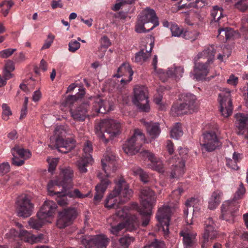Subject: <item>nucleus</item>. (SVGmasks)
Listing matches in <instances>:
<instances>
[{"mask_svg":"<svg viewBox=\"0 0 248 248\" xmlns=\"http://www.w3.org/2000/svg\"><path fill=\"white\" fill-rule=\"evenodd\" d=\"M93 104L92 112L93 115L101 113L105 114L113 109L112 103L108 101H103L100 97H90V101H87L77 107L75 109H70L71 117L75 120L83 121L88 116L89 104Z\"/></svg>","mask_w":248,"mask_h":248,"instance_id":"nucleus-1","label":"nucleus"},{"mask_svg":"<svg viewBox=\"0 0 248 248\" xmlns=\"http://www.w3.org/2000/svg\"><path fill=\"white\" fill-rule=\"evenodd\" d=\"M103 172H99L97 176L100 180V183L95 187L96 194L94 197L95 202H99L104 193L110 184L108 179L110 173L114 172L117 168L116 157L112 154L105 155L101 160Z\"/></svg>","mask_w":248,"mask_h":248,"instance_id":"nucleus-2","label":"nucleus"},{"mask_svg":"<svg viewBox=\"0 0 248 248\" xmlns=\"http://www.w3.org/2000/svg\"><path fill=\"white\" fill-rule=\"evenodd\" d=\"M115 184L114 189L105 200V206L109 209H117L120 204L127 201L133 193L123 178H120Z\"/></svg>","mask_w":248,"mask_h":248,"instance_id":"nucleus-3","label":"nucleus"},{"mask_svg":"<svg viewBox=\"0 0 248 248\" xmlns=\"http://www.w3.org/2000/svg\"><path fill=\"white\" fill-rule=\"evenodd\" d=\"M220 48L214 46H210L206 47L202 52L197 55L198 59H207L205 63L197 62L195 63L194 70L191 72L190 76L197 81L202 80L205 79L209 73V63L214 59L216 51H218Z\"/></svg>","mask_w":248,"mask_h":248,"instance_id":"nucleus-4","label":"nucleus"},{"mask_svg":"<svg viewBox=\"0 0 248 248\" xmlns=\"http://www.w3.org/2000/svg\"><path fill=\"white\" fill-rule=\"evenodd\" d=\"M140 198L142 208L139 210V213L142 216V226L146 227L150 221L156 198L155 192L149 187H144L141 190Z\"/></svg>","mask_w":248,"mask_h":248,"instance_id":"nucleus-5","label":"nucleus"},{"mask_svg":"<svg viewBox=\"0 0 248 248\" xmlns=\"http://www.w3.org/2000/svg\"><path fill=\"white\" fill-rule=\"evenodd\" d=\"M246 192V189L244 185L241 182L234 194L233 199L225 201L222 204L221 218L226 221L232 219L234 213L239 207L237 201L243 198Z\"/></svg>","mask_w":248,"mask_h":248,"instance_id":"nucleus-6","label":"nucleus"},{"mask_svg":"<svg viewBox=\"0 0 248 248\" xmlns=\"http://www.w3.org/2000/svg\"><path fill=\"white\" fill-rule=\"evenodd\" d=\"M179 99L181 103L179 105L174 104L171 108V112L173 116H179L188 113H191L197 109L196 97L189 93H184L180 95Z\"/></svg>","mask_w":248,"mask_h":248,"instance_id":"nucleus-7","label":"nucleus"},{"mask_svg":"<svg viewBox=\"0 0 248 248\" xmlns=\"http://www.w3.org/2000/svg\"><path fill=\"white\" fill-rule=\"evenodd\" d=\"M121 124L117 121L111 119H104L95 127V132L98 137L105 142L108 141L104 133L109 135L110 138H113L121 133Z\"/></svg>","mask_w":248,"mask_h":248,"instance_id":"nucleus-8","label":"nucleus"},{"mask_svg":"<svg viewBox=\"0 0 248 248\" xmlns=\"http://www.w3.org/2000/svg\"><path fill=\"white\" fill-rule=\"evenodd\" d=\"M60 170L61 176L51 180L47 184V189L50 192L53 191V187L55 186H58L59 188L62 187L64 190L73 187L74 171L69 166H61Z\"/></svg>","mask_w":248,"mask_h":248,"instance_id":"nucleus-9","label":"nucleus"},{"mask_svg":"<svg viewBox=\"0 0 248 248\" xmlns=\"http://www.w3.org/2000/svg\"><path fill=\"white\" fill-rule=\"evenodd\" d=\"M146 141L145 135L139 129H136L133 135L123 145V150L127 155H133L138 153Z\"/></svg>","mask_w":248,"mask_h":248,"instance_id":"nucleus-10","label":"nucleus"},{"mask_svg":"<svg viewBox=\"0 0 248 248\" xmlns=\"http://www.w3.org/2000/svg\"><path fill=\"white\" fill-rule=\"evenodd\" d=\"M132 102L141 111H149L150 107L147 88L143 86H136L134 88Z\"/></svg>","mask_w":248,"mask_h":248,"instance_id":"nucleus-11","label":"nucleus"},{"mask_svg":"<svg viewBox=\"0 0 248 248\" xmlns=\"http://www.w3.org/2000/svg\"><path fill=\"white\" fill-rule=\"evenodd\" d=\"M220 234L216 230V225L212 217L205 221L204 231L202 233V248H209L212 241L219 237Z\"/></svg>","mask_w":248,"mask_h":248,"instance_id":"nucleus-12","label":"nucleus"},{"mask_svg":"<svg viewBox=\"0 0 248 248\" xmlns=\"http://www.w3.org/2000/svg\"><path fill=\"white\" fill-rule=\"evenodd\" d=\"M85 248H107L109 239L104 234L83 235L80 238Z\"/></svg>","mask_w":248,"mask_h":248,"instance_id":"nucleus-13","label":"nucleus"},{"mask_svg":"<svg viewBox=\"0 0 248 248\" xmlns=\"http://www.w3.org/2000/svg\"><path fill=\"white\" fill-rule=\"evenodd\" d=\"M171 211V209L169 206L165 205L158 209L156 215L158 221L157 225V230L158 231H162L165 235L169 234V226Z\"/></svg>","mask_w":248,"mask_h":248,"instance_id":"nucleus-14","label":"nucleus"},{"mask_svg":"<svg viewBox=\"0 0 248 248\" xmlns=\"http://www.w3.org/2000/svg\"><path fill=\"white\" fill-rule=\"evenodd\" d=\"M17 215L23 217L31 216L34 209V205L27 195L19 196L16 201Z\"/></svg>","mask_w":248,"mask_h":248,"instance_id":"nucleus-15","label":"nucleus"},{"mask_svg":"<svg viewBox=\"0 0 248 248\" xmlns=\"http://www.w3.org/2000/svg\"><path fill=\"white\" fill-rule=\"evenodd\" d=\"M83 150V157L77 162V166L80 172L86 173L87 172V167L93 162V158L91 155L93 150L92 143L89 141H87Z\"/></svg>","mask_w":248,"mask_h":248,"instance_id":"nucleus-16","label":"nucleus"},{"mask_svg":"<svg viewBox=\"0 0 248 248\" xmlns=\"http://www.w3.org/2000/svg\"><path fill=\"white\" fill-rule=\"evenodd\" d=\"M218 101L219 110L222 115L224 117L230 116L233 110L230 91L228 89L222 91L219 94Z\"/></svg>","mask_w":248,"mask_h":248,"instance_id":"nucleus-17","label":"nucleus"},{"mask_svg":"<svg viewBox=\"0 0 248 248\" xmlns=\"http://www.w3.org/2000/svg\"><path fill=\"white\" fill-rule=\"evenodd\" d=\"M57 208V204L50 200L45 201L37 212V215L41 218L46 219L49 223H52Z\"/></svg>","mask_w":248,"mask_h":248,"instance_id":"nucleus-18","label":"nucleus"},{"mask_svg":"<svg viewBox=\"0 0 248 248\" xmlns=\"http://www.w3.org/2000/svg\"><path fill=\"white\" fill-rule=\"evenodd\" d=\"M184 72V69L183 67L173 65V66L169 68L167 72H165L163 69H159L157 73L160 79L165 82L169 78L176 80L180 79L182 77Z\"/></svg>","mask_w":248,"mask_h":248,"instance_id":"nucleus-19","label":"nucleus"},{"mask_svg":"<svg viewBox=\"0 0 248 248\" xmlns=\"http://www.w3.org/2000/svg\"><path fill=\"white\" fill-rule=\"evenodd\" d=\"M203 143L201 145L206 151L212 152L219 147L221 143L214 132H207L203 134Z\"/></svg>","mask_w":248,"mask_h":248,"instance_id":"nucleus-20","label":"nucleus"},{"mask_svg":"<svg viewBox=\"0 0 248 248\" xmlns=\"http://www.w3.org/2000/svg\"><path fill=\"white\" fill-rule=\"evenodd\" d=\"M77 214V211L75 208L64 209L59 213L57 226L60 229L66 227L76 217Z\"/></svg>","mask_w":248,"mask_h":248,"instance_id":"nucleus-21","label":"nucleus"},{"mask_svg":"<svg viewBox=\"0 0 248 248\" xmlns=\"http://www.w3.org/2000/svg\"><path fill=\"white\" fill-rule=\"evenodd\" d=\"M140 154L142 156L148 158V160L150 161V163L147 165L149 168L160 173L164 172L162 161L159 158L156 157L153 153L148 150H145Z\"/></svg>","mask_w":248,"mask_h":248,"instance_id":"nucleus-22","label":"nucleus"},{"mask_svg":"<svg viewBox=\"0 0 248 248\" xmlns=\"http://www.w3.org/2000/svg\"><path fill=\"white\" fill-rule=\"evenodd\" d=\"M180 234L183 237V243L184 248H194L196 245V236L197 233L188 228L182 230Z\"/></svg>","mask_w":248,"mask_h":248,"instance_id":"nucleus-23","label":"nucleus"},{"mask_svg":"<svg viewBox=\"0 0 248 248\" xmlns=\"http://www.w3.org/2000/svg\"><path fill=\"white\" fill-rule=\"evenodd\" d=\"M170 30L173 36L180 37L183 36L186 39L190 40L191 41L196 40L199 35V33L196 31H186L184 32L183 29L180 28L176 24H171Z\"/></svg>","mask_w":248,"mask_h":248,"instance_id":"nucleus-24","label":"nucleus"},{"mask_svg":"<svg viewBox=\"0 0 248 248\" xmlns=\"http://www.w3.org/2000/svg\"><path fill=\"white\" fill-rule=\"evenodd\" d=\"M140 21L145 23H152L153 25L147 31L152 30L155 27L159 25L158 18L156 16L155 13L153 9L147 8L139 17Z\"/></svg>","mask_w":248,"mask_h":248,"instance_id":"nucleus-25","label":"nucleus"},{"mask_svg":"<svg viewBox=\"0 0 248 248\" xmlns=\"http://www.w3.org/2000/svg\"><path fill=\"white\" fill-rule=\"evenodd\" d=\"M236 119L235 126L237 129V133L238 135L243 136L245 139L247 132L246 125L248 122V115L239 113L235 115Z\"/></svg>","mask_w":248,"mask_h":248,"instance_id":"nucleus-26","label":"nucleus"},{"mask_svg":"<svg viewBox=\"0 0 248 248\" xmlns=\"http://www.w3.org/2000/svg\"><path fill=\"white\" fill-rule=\"evenodd\" d=\"M55 147L60 152L67 153L75 147V141L72 139L64 140L62 138H56Z\"/></svg>","mask_w":248,"mask_h":248,"instance_id":"nucleus-27","label":"nucleus"},{"mask_svg":"<svg viewBox=\"0 0 248 248\" xmlns=\"http://www.w3.org/2000/svg\"><path fill=\"white\" fill-rule=\"evenodd\" d=\"M58 188H59L58 186L53 187L54 190L53 192H50L48 189V194L50 196H56V201L61 206H65L68 203L69 201L67 199L68 195L67 194L68 189L70 188H65L64 190L62 187L61 191L58 190Z\"/></svg>","mask_w":248,"mask_h":248,"instance_id":"nucleus-28","label":"nucleus"},{"mask_svg":"<svg viewBox=\"0 0 248 248\" xmlns=\"http://www.w3.org/2000/svg\"><path fill=\"white\" fill-rule=\"evenodd\" d=\"M133 72L130 65L127 63H123L118 69L117 73L114 77L120 78L123 76H128V78H122L121 80L122 83H127L132 79Z\"/></svg>","mask_w":248,"mask_h":248,"instance_id":"nucleus-29","label":"nucleus"},{"mask_svg":"<svg viewBox=\"0 0 248 248\" xmlns=\"http://www.w3.org/2000/svg\"><path fill=\"white\" fill-rule=\"evenodd\" d=\"M185 161L183 159H178L175 164L172 166L170 172V178L178 179L182 176L185 172Z\"/></svg>","mask_w":248,"mask_h":248,"instance_id":"nucleus-30","label":"nucleus"},{"mask_svg":"<svg viewBox=\"0 0 248 248\" xmlns=\"http://www.w3.org/2000/svg\"><path fill=\"white\" fill-rule=\"evenodd\" d=\"M238 35V32L235 31L232 28L228 27L225 28H221L218 30L217 37L218 39L224 42L228 40L232 39Z\"/></svg>","mask_w":248,"mask_h":248,"instance_id":"nucleus-31","label":"nucleus"},{"mask_svg":"<svg viewBox=\"0 0 248 248\" xmlns=\"http://www.w3.org/2000/svg\"><path fill=\"white\" fill-rule=\"evenodd\" d=\"M19 237L25 242L32 244L41 241L43 238V234H40L35 236L26 230H21L19 232Z\"/></svg>","mask_w":248,"mask_h":248,"instance_id":"nucleus-32","label":"nucleus"},{"mask_svg":"<svg viewBox=\"0 0 248 248\" xmlns=\"http://www.w3.org/2000/svg\"><path fill=\"white\" fill-rule=\"evenodd\" d=\"M222 195L223 193L220 190L213 191L208 200V208L210 210L215 209L220 203Z\"/></svg>","mask_w":248,"mask_h":248,"instance_id":"nucleus-33","label":"nucleus"},{"mask_svg":"<svg viewBox=\"0 0 248 248\" xmlns=\"http://www.w3.org/2000/svg\"><path fill=\"white\" fill-rule=\"evenodd\" d=\"M13 156L16 155L21 158L26 160L30 158L31 156V153L28 149H25L18 145H16L11 150Z\"/></svg>","mask_w":248,"mask_h":248,"instance_id":"nucleus-34","label":"nucleus"},{"mask_svg":"<svg viewBox=\"0 0 248 248\" xmlns=\"http://www.w3.org/2000/svg\"><path fill=\"white\" fill-rule=\"evenodd\" d=\"M124 224L127 231L133 232L139 228L140 221L136 216L133 215L129 217Z\"/></svg>","mask_w":248,"mask_h":248,"instance_id":"nucleus-35","label":"nucleus"},{"mask_svg":"<svg viewBox=\"0 0 248 248\" xmlns=\"http://www.w3.org/2000/svg\"><path fill=\"white\" fill-rule=\"evenodd\" d=\"M150 45L151 48L149 51L146 50L145 52L144 49H141L139 52L136 53L134 59L135 62L142 64L148 59L151 55L150 52L153 47V44L152 43H151Z\"/></svg>","mask_w":248,"mask_h":248,"instance_id":"nucleus-36","label":"nucleus"},{"mask_svg":"<svg viewBox=\"0 0 248 248\" xmlns=\"http://www.w3.org/2000/svg\"><path fill=\"white\" fill-rule=\"evenodd\" d=\"M147 132L152 139L156 138L160 133L159 124L157 123H146L145 124Z\"/></svg>","mask_w":248,"mask_h":248,"instance_id":"nucleus-37","label":"nucleus"},{"mask_svg":"<svg viewBox=\"0 0 248 248\" xmlns=\"http://www.w3.org/2000/svg\"><path fill=\"white\" fill-rule=\"evenodd\" d=\"M46 223H48L46 219L41 218L37 214L36 217L31 218L28 222L31 228L36 230H39Z\"/></svg>","mask_w":248,"mask_h":248,"instance_id":"nucleus-38","label":"nucleus"},{"mask_svg":"<svg viewBox=\"0 0 248 248\" xmlns=\"http://www.w3.org/2000/svg\"><path fill=\"white\" fill-rule=\"evenodd\" d=\"M70 134V130L67 125L57 126L54 130V134L56 138H62Z\"/></svg>","mask_w":248,"mask_h":248,"instance_id":"nucleus-39","label":"nucleus"},{"mask_svg":"<svg viewBox=\"0 0 248 248\" xmlns=\"http://www.w3.org/2000/svg\"><path fill=\"white\" fill-rule=\"evenodd\" d=\"M182 1L180 2L179 5L178 6V10H180L182 9H188L191 7H193L196 8H200L203 7L205 5V1L203 0H196L194 3H190L188 4H180Z\"/></svg>","mask_w":248,"mask_h":248,"instance_id":"nucleus-40","label":"nucleus"},{"mask_svg":"<svg viewBox=\"0 0 248 248\" xmlns=\"http://www.w3.org/2000/svg\"><path fill=\"white\" fill-rule=\"evenodd\" d=\"M186 205L187 207L192 206L193 208V213L196 214L200 209L199 206L201 205V202L197 198H192L186 201Z\"/></svg>","mask_w":248,"mask_h":248,"instance_id":"nucleus-41","label":"nucleus"},{"mask_svg":"<svg viewBox=\"0 0 248 248\" xmlns=\"http://www.w3.org/2000/svg\"><path fill=\"white\" fill-rule=\"evenodd\" d=\"M81 92L79 94L75 95H69L65 99L64 102L62 103L64 106H70L77 101L79 97H81L85 94L84 89H79Z\"/></svg>","mask_w":248,"mask_h":248,"instance_id":"nucleus-42","label":"nucleus"},{"mask_svg":"<svg viewBox=\"0 0 248 248\" xmlns=\"http://www.w3.org/2000/svg\"><path fill=\"white\" fill-rule=\"evenodd\" d=\"M14 3L11 0H4L0 4L1 8V13L4 16H6L9 13V11Z\"/></svg>","mask_w":248,"mask_h":248,"instance_id":"nucleus-43","label":"nucleus"},{"mask_svg":"<svg viewBox=\"0 0 248 248\" xmlns=\"http://www.w3.org/2000/svg\"><path fill=\"white\" fill-rule=\"evenodd\" d=\"M211 16L215 22H218L223 17V9L218 6H215L211 11Z\"/></svg>","mask_w":248,"mask_h":248,"instance_id":"nucleus-44","label":"nucleus"},{"mask_svg":"<svg viewBox=\"0 0 248 248\" xmlns=\"http://www.w3.org/2000/svg\"><path fill=\"white\" fill-rule=\"evenodd\" d=\"M183 134V132L181 127V124L176 123L170 131V136L172 138L178 139Z\"/></svg>","mask_w":248,"mask_h":248,"instance_id":"nucleus-45","label":"nucleus"},{"mask_svg":"<svg viewBox=\"0 0 248 248\" xmlns=\"http://www.w3.org/2000/svg\"><path fill=\"white\" fill-rule=\"evenodd\" d=\"M114 217L109 218L108 219V223L110 224V225H111V228L110 229L111 233L114 235H118L120 231L124 228V225L123 223H119L118 225L116 226L112 225L111 221Z\"/></svg>","mask_w":248,"mask_h":248,"instance_id":"nucleus-46","label":"nucleus"},{"mask_svg":"<svg viewBox=\"0 0 248 248\" xmlns=\"http://www.w3.org/2000/svg\"><path fill=\"white\" fill-rule=\"evenodd\" d=\"M2 108V119L4 121H8L9 119V117L12 115V112L10 107L5 103H4L1 106Z\"/></svg>","mask_w":248,"mask_h":248,"instance_id":"nucleus-47","label":"nucleus"},{"mask_svg":"<svg viewBox=\"0 0 248 248\" xmlns=\"http://www.w3.org/2000/svg\"><path fill=\"white\" fill-rule=\"evenodd\" d=\"M91 191H89L87 194H83L78 189H75L73 191L68 192L67 195L70 198L83 199L89 196Z\"/></svg>","mask_w":248,"mask_h":248,"instance_id":"nucleus-48","label":"nucleus"},{"mask_svg":"<svg viewBox=\"0 0 248 248\" xmlns=\"http://www.w3.org/2000/svg\"><path fill=\"white\" fill-rule=\"evenodd\" d=\"M234 6L239 10L244 12L248 9V0H239Z\"/></svg>","mask_w":248,"mask_h":248,"instance_id":"nucleus-49","label":"nucleus"},{"mask_svg":"<svg viewBox=\"0 0 248 248\" xmlns=\"http://www.w3.org/2000/svg\"><path fill=\"white\" fill-rule=\"evenodd\" d=\"M48 163V171L52 172L56 169V167L59 162L58 158L48 157L47 159Z\"/></svg>","mask_w":248,"mask_h":248,"instance_id":"nucleus-50","label":"nucleus"},{"mask_svg":"<svg viewBox=\"0 0 248 248\" xmlns=\"http://www.w3.org/2000/svg\"><path fill=\"white\" fill-rule=\"evenodd\" d=\"M146 23L144 22L140 21V18H139L138 22L135 27V31L138 33L149 32V31H147L148 29L146 30L144 26V25Z\"/></svg>","mask_w":248,"mask_h":248,"instance_id":"nucleus-51","label":"nucleus"},{"mask_svg":"<svg viewBox=\"0 0 248 248\" xmlns=\"http://www.w3.org/2000/svg\"><path fill=\"white\" fill-rule=\"evenodd\" d=\"M68 47L69 51L75 52L80 48V44L78 41L73 40L69 43Z\"/></svg>","mask_w":248,"mask_h":248,"instance_id":"nucleus-52","label":"nucleus"},{"mask_svg":"<svg viewBox=\"0 0 248 248\" xmlns=\"http://www.w3.org/2000/svg\"><path fill=\"white\" fill-rule=\"evenodd\" d=\"M184 191L182 187H178L177 189L172 191L170 197L174 201L177 202L179 199L182 194L184 192Z\"/></svg>","mask_w":248,"mask_h":248,"instance_id":"nucleus-53","label":"nucleus"},{"mask_svg":"<svg viewBox=\"0 0 248 248\" xmlns=\"http://www.w3.org/2000/svg\"><path fill=\"white\" fill-rule=\"evenodd\" d=\"M16 49V48H7L0 51V57L1 58H7L11 56Z\"/></svg>","mask_w":248,"mask_h":248,"instance_id":"nucleus-54","label":"nucleus"},{"mask_svg":"<svg viewBox=\"0 0 248 248\" xmlns=\"http://www.w3.org/2000/svg\"><path fill=\"white\" fill-rule=\"evenodd\" d=\"M10 166L8 162L0 164V176H3L10 171Z\"/></svg>","mask_w":248,"mask_h":248,"instance_id":"nucleus-55","label":"nucleus"},{"mask_svg":"<svg viewBox=\"0 0 248 248\" xmlns=\"http://www.w3.org/2000/svg\"><path fill=\"white\" fill-rule=\"evenodd\" d=\"M118 208V207L117 208ZM119 210L117 211L116 212V215L117 217L120 218L125 217L128 214V208L126 206L121 207H119Z\"/></svg>","mask_w":248,"mask_h":248,"instance_id":"nucleus-56","label":"nucleus"},{"mask_svg":"<svg viewBox=\"0 0 248 248\" xmlns=\"http://www.w3.org/2000/svg\"><path fill=\"white\" fill-rule=\"evenodd\" d=\"M165 244L162 241H158L156 239L149 245H147L144 248H164Z\"/></svg>","mask_w":248,"mask_h":248,"instance_id":"nucleus-57","label":"nucleus"},{"mask_svg":"<svg viewBox=\"0 0 248 248\" xmlns=\"http://www.w3.org/2000/svg\"><path fill=\"white\" fill-rule=\"evenodd\" d=\"M54 39V35L51 34H48L47 39L45 41V43L42 46L41 49H46L50 47L53 42Z\"/></svg>","mask_w":248,"mask_h":248,"instance_id":"nucleus-58","label":"nucleus"},{"mask_svg":"<svg viewBox=\"0 0 248 248\" xmlns=\"http://www.w3.org/2000/svg\"><path fill=\"white\" fill-rule=\"evenodd\" d=\"M12 163L15 166H21L25 163V160L20 159L18 157V156L15 155V156H13Z\"/></svg>","mask_w":248,"mask_h":248,"instance_id":"nucleus-59","label":"nucleus"},{"mask_svg":"<svg viewBox=\"0 0 248 248\" xmlns=\"http://www.w3.org/2000/svg\"><path fill=\"white\" fill-rule=\"evenodd\" d=\"M238 82V78L234 75L232 74L227 80V83L230 85L235 86Z\"/></svg>","mask_w":248,"mask_h":248,"instance_id":"nucleus-60","label":"nucleus"},{"mask_svg":"<svg viewBox=\"0 0 248 248\" xmlns=\"http://www.w3.org/2000/svg\"><path fill=\"white\" fill-rule=\"evenodd\" d=\"M162 98V97L160 95H158L154 98V102L158 105V109L160 110H163L165 108V106L161 104Z\"/></svg>","mask_w":248,"mask_h":248,"instance_id":"nucleus-61","label":"nucleus"},{"mask_svg":"<svg viewBox=\"0 0 248 248\" xmlns=\"http://www.w3.org/2000/svg\"><path fill=\"white\" fill-rule=\"evenodd\" d=\"M4 69L13 71L15 70V65L13 61L7 60L5 62Z\"/></svg>","mask_w":248,"mask_h":248,"instance_id":"nucleus-62","label":"nucleus"},{"mask_svg":"<svg viewBox=\"0 0 248 248\" xmlns=\"http://www.w3.org/2000/svg\"><path fill=\"white\" fill-rule=\"evenodd\" d=\"M143 171V170L141 168L138 166H135L133 167L131 170L132 174L135 176H140V175L142 173Z\"/></svg>","mask_w":248,"mask_h":248,"instance_id":"nucleus-63","label":"nucleus"},{"mask_svg":"<svg viewBox=\"0 0 248 248\" xmlns=\"http://www.w3.org/2000/svg\"><path fill=\"white\" fill-rule=\"evenodd\" d=\"M226 165L227 166L233 170H238L239 168L236 165V162L235 161L233 162L231 159H227Z\"/></svg>","mask_w":248,"mask_h":248,"instance_id":"nucleus-64","label":"nucleus"}]
</instances>
